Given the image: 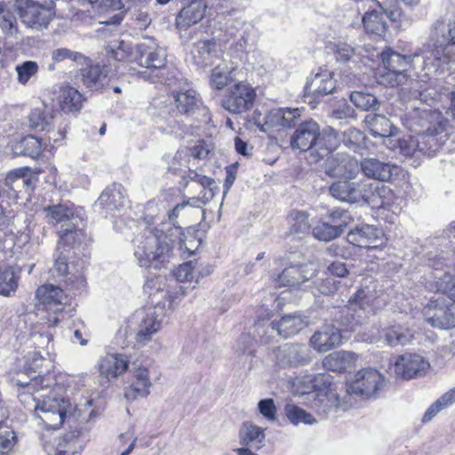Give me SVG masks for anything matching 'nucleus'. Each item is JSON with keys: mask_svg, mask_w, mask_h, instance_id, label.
<instances>
[{"mask_svg": "<svg viewBox=\"0 0 455 455\" xmlns=\"http://www.w3.org/2000/svg\"><path fill=\"white\" fill-rule=\"evenodd\" d=\"M455 31L443 20L435 21L423 49L411 55H403L391 48L381 52L384 73L379 75V83L396 86L408 78L407 72L420 62L424 69L430 70L449 65L455 59Z\"/></svg>", "mask_w": 455, "mask_h": 455, "instance_id": "1", "label": "nucleus"}, {"mask_svg": "<svg viewBox=\"0 0 455 455\" xmlns=\"http://www.w3.org/2000/svg\"><path fill=\"white\" fill-rule=\"evenodd\" d=\"M180 227L145 229L133 239L134 257L141 267L160 269L169 262L172 250L181 241Z\"/></svg>", "mask_w": 455, "mask_h": 455, "instance_id": "2", "label": "nucleus"}, {"mask_svg": "<svg viewBox=\"0 0 455 455\" xmlns=\"http://www.w3.org/2000/svg\"><path fill=\"white\" fill-rule=\"evenodd\" d=\"M14 7L21 22L28 28L38 31L47 28L55 16V3L52 0L44 3L15 0Z\"/></svg>", "mask_w": 455, "mask_h": 455, "instance_id": "3", "label": "nucleus"}, {"mask_svg": "<svg viewBox=\"0 0 455 455\" xmlns=\"http://www.w3.org/2000/svg\"><path fill=\"white\" fill-rule=\"evenodd\" d=\"M25 407L29 410L33 409L36 416L46 427L56 429L63 424L70 403L64 398L47 395L42 400L36 398L35 403L29 405L26 404Z\"/></svg>", "mask_w": 455, "mask_h": 455, "instance_id": "4", "label": "nucleus"}, {"mask_svg": "<svg viewBox=\"0 0 455 455\" xmlns=\"http://www.w3.org/2000/svg\"><path fill=\"white\" fill-rule=\"evenodd\" d=\"M256 95V91L251 84L238 82L228 89L221 105L229 113H245L252 108Z\"/></svg>", "mask_w": 455, "mask_h": 455, "instance_id": "5", "label": "nucleus"}, {"mask_svg": "<svg viewBox=\"0 0 455 455\" xmlns=\"http://www.w3.org/2000/svg\"><path fill=\"white\" fill-rule=\"evenodd\" d=\"M384 377L373 368L358 371L347 384V392L364 398L374 396L383 387Z\"/></svg>", "mask_w": 455, "mask_h": 455, "instance_id": "6", "label": "nucleus"}, {"mask_svg": "<svg viewBox=\"0 0 455 455\" xmlns=\"http://www.w3.org/2000/svg\"><path fill=\"white\" fill-rule=\"evenodd\" d=\"M32 373L34 372L23 369L18 371L12 379L15 385L20 387L18 397L24 406L35 403L34 392L50 387L52 382L49 377L41 376L40 374L31 376Z\"/></svg>", "mask_w": 455, "mask_h": 455, "instance_id": "7", "label": "nucleus"}, {"mask_svg": "<svg viewBox=\"0 0 455 455\" xmlns=\"http://www.w3.org/2000/svg\"><path fill=\"white\" fill-rule=\"evenodd\" d=\"M324 172L331 178L355 180L360 172V163L347 153H336L327 158Z\"/></svg>", "mask_w": 455, "mask_h": 455, "instance_id": "8", "label": "nucleus"}, {"mask_svg": "<svg viewBox=\"0 0 455 455\" xmlns=\"http://www.w3.org/2000/svg\"><path fill=\"white\" fill-rule=\"evenodd\" d=\"M165 316L164 304L157 303L145 309L138 324L136 340L140 344L150 341L162 327Z\"/></svg>", "mask_w": 455, "mask_h": 455, "instance_id": "9", "label": "nucleus"}, {"mask_svg": "<svg viewBox=\"0 0 455 455\" xmlns=\"http://www.w3.org/2000/svg\"><path fill=\"white\" fill-rule=\"evenodd\" d=\"M339 179L329 187L330 195L340 202L356 204L367 198L368 184L363 181Z\"/></svg>", "mask_w": 455, "mask_h": 455, "instance_id": "10", "label": "nucleus"}, {"mask_svg": "<svg viewBox=\"0 0 455 455\" xmlns=\"http://www.w3.org/2000/svg\"><path fill=\"white\" fill-rule=\"evenodd\" d=\"M272 361L281 368L298 367L309 362V353L306 346L286 343L273 350Z\"/></svg>", "mask_w": 455, "mask_h": 455, "instance_id": "11", "label": "nucleus"}, {"mask_svg": "<svg viewBox=\"0 0 455 455\" xmlns=\"http://www.w3.org/2000/svg\"><path fill=\"white\" fill-rule=\"evenodd\" d=\"M315 271L313 263L291 265L282 273L273 275L272 283L275 287H296L313 278Z\"/></svg>", "mask_w": 455, "mask_h": 455, "instance_id": "12", "label": "nucleus"}, {"mask_svg": "<svg viewBox=\"0 0 455 455\" xmlns=\"http://www.w3.org/2000/svg\"><path fill=\"white\" fill-rule=\"evenodd\" d=\"M166 50L153 38L146 39L137 45L136 60L140 66L148 69H162L165 66Z\"/></svg>", "mask_w": 455, "mask_h": 455, "instance_id": "13", "label": "nucleus"}, {"mask_svg": "<svg viewBox=\"0 0 455 455\" xmlns=\"http://www.w3.org/2000/svg\"><path fill=\"white\" fill-rule=\"evenodd\" d=\"M337 87L334 72L325 67L319 68L314 77L305 86L306 97L318 101L323 97L332 94Z\"/></svg>", "mask_w": 455, "mask_h": 455, "instance_id": "14", "label": "nucleus"}, {"mask_svg": "<svg viewBox=\"0 0 455 455\" xmlns=\"http://www.w3.org/2000/svg\"><path fill=\"white\" fill-rule=\"evenodd\" d=\"M317 135H319V125L316 122L313 120L302 122L291 139V146L300 151L311 150V155L314 156Z\"/></svg>", "mask_w": 455, "mask_h": 455, "instance_id": "15", "label": "nucleus"}, {"mask_svg": "<svg viewBox=\"0 0 455 455\" xmlns=\"http://www.w3.org/2000/svg\"><path fill=\"white\" fill-rule=\"evenodd\" d=\"M430 364L421 355L404 354L395 363V373L397 378L409 379L424 374Z\"/></svg>", "mask_w": 455, "mask_h": 455, "instance_id": "16", "label": "nucleus"}, {"mask_svg": "<svg viewBox=\"0 0 455 455\" xmlns=\"http://www.w3.org/2000/svg\"><path fill=\"white\" fill-rule=\"evenodd\" d=\"M341 332L339 329L326 324L316 331L310 339L311 347L318 353H326L341 344Z\"/></svg>", "mask_w": 455, "mask_h": 455, "instance_id": "17", "label": "nucleus"}, {"mask_svg": "<svg viewBox=\"0 0 455 455\" xmlns=\"http://www.w3.org/2000/svg\"><path fill=\"white\" fill-rule=\"evenodd\" d=\"M220 48L214 38L203 39L196 42L190 54L194 64L198 67L212 65L219 56Z\"/></svg>", "mask_w": 455, "mask_h": 455, "instance_id": "18", "label": "nucleus"}, {"mask_svg": "<svg viewBox=\"0 0 455 455\" xmlns=\"http://www.w3.org/2000/svg\"><path fill=\"white\" fill-rule=\"evenodd\" d=\"M382 240V230L371 225L358 226L347 234V241L362 248H376L379 246L377 242Z\"/></svg>", "mask_w": 455, "mask_h": 455, "instance_id": "19", "label": "nucleus"}, {"mask_svg": "<svg viewBox=\"0 0 455 455\" xmlns=\"http://www.w3.org/2000/svg\"><path fill=\"white\" fill-rule=\"evenodd\" d=\"M84 226L85 224L81 218H75L72 222L62 224L58 232V251L60 250L62 246H75L82 243L86 237L84 229Z\"/></svg>", "mask_w": 455, "mask_h": 455, "instance_id": "20", "label": "nucleus"}, {"mask_svg": "<svg viewBox=\"0 0 455 455\" xmlns=\"http://www.w3.org/2000/svg\"><path fill=\"white\" fill-rule=\"evenodd\" d=\"M426 321L439 329L455 327V315L451 309L439 307L436 300H430L424 311Z\"/></svg>", "mask_w": 455, "mask_h": 455, "instance_id": "21", "label": "nucleus"}, {"mask_svg": "<svg viewBox=\"0 0 455 455\" xmlns=\"http://www.w3.org/2000/svg\"><path fill=\"white\" fill-rule=\"evenodd\" d=\"M129 361L121 354H108L102 356L98 363V369L101 378L108 381L116 379L128 368Z\"/></svg>", "mask_w": 455, "mask_h": 455, "instance_id": "22", "label": "nucleus"}, {"mask_svg": "<svg viewBox=\"0 0 455 455\" xmlns=\"http://www.w3.org/2000/svg\"><path fill=\"white\" fill-rule=\"evenodd\" d=\"M300 116L299 108H274L267 113L265 124L277 129L291 128L300 121Z\"/></svg>", "mask_w": 455, "mask_h": 455, "instance_id": "23", "label": "nucleus"}, {"mask_svg": "<svg viewBox=\"0 0 455 455\" xmlns=\"http://www.w3.org/2000/svg\"><path fill=\"white\" fill-rule=\"evenodd\" d=\"M125 197L124 188L114 184L101 193L94 206L105 213L112 212L124 206Z\"/></svg>", "mask_w": 455, "mask_h": 455, "instance_id": "24", "label": "nucleus"}, {"mask_svg": "<svg viewBox=\"0 0 455 455\" xmlns=\"http://www.w3.org/2000/svg\"><path fill=\"white\" fill-rule=\"evenodd\" d=\"M132 378L133 380L131 386L125 390V398L133 401L138 397H147L150 394V387L152 386L148 368H134Z\"/></svg>", "mask_w": 455, "mask_h": 455, "instance_id": "25", "label": "nucleus"}, {"mask_svg": "<svg viewBox=\"0 0 455 455\" xmlns=\"http://www.w3.org/2000/svg\"><path fill=\"white\" fill-rule=\"evenodd\" d=\"M108 73L106 66L89 65L80 69L78 78L86 88L100 91L108 83Z\"/></svg>", "mask_w": 455, "mask_h": 455, "instance_id": "26", "label": "nucleus"}, {"mask_svg": "<svg viewBox=\"0 0 455 455\" xmlns=\"http://www.w3.org/2000/svg\"><path fill=\"white\" fill-rule=\"evenodd\" d=\"M310 406L320 416H325L339 408L346 409L335 390L315 393L310 398Z\"/></svg>", "mask_w": 455, "mask_h": 455, "instance_id": "27", "label": "nucleus"}, {"mask_svg": "<svg viewBox=\"0 0 455 455\" xmlns=\"http://www.w3.org/2000/svg\"><path fill=\"white\" fill-rule=\"evenodd\" d=\"M394 165L376 158H364L360 163V171L369 179L388 181L393 175Z\"/></svg>", "mask_w": 455, "mask_h": 455, "instance_id": "28", "label": "nucleus"}, {"mask_svg": "<svg viewBox=\"0 0 455 455\" xmlns=\"http://www.w3.org/2000/svg\"><path fill=\"white\" fill-rule=\"evenodd\" d=\"M173 98L178 111L186 116H191L202 107L201 100L196 92L191 88H182L173 91Z\"/></svg>", "mask_w": 455, "mask_h": 455, "instance_id": "29", "label": "nucleus"}, {"mask_svg": "<svg viewBox=\"0 0 455 455\" xmlns=\"http://www.w3.org/2000/svg\"><path fill=\"white\" fill-rule=\"evenodd\" d=\"M363 200L372 204L373 207L391 210L394 212L400 209L398 201L401 199L394 194L389 187L385 185L377 187L371 196L367 192V198Z\"/></svg>", "mask_w": 455, "mask_h": 455, "instance_id": "30", "label": "nucleus"}, {"mask_svg": "<svg viewBox=\"0 0 455 455\" xmlns=\"http://www.w3.org/2000/svg\"><path fill=\"white\" fill-rule=\"evenodd\" d=\"M36 297L46 309L55 312L62 310L66 299L64 291L60 287L52 284L39 287L36 291Z\"/></svg>", "mask_w": 455, "mask_h": 455, "instance_id": "31", "label": "nucleus"}, {"mask_svg": "<svg viewBox=\"0 0 455 455\" xmlns=\"http://www.w3.org/2000/svg\"><path fill=\"white\" fill-rule=\"evenodd\" d=\"M364 123L374 138L392 137L397 132V128L383 115L368 114Z\"/></svg>", "mask_w": 455, "mask_h": 455, "instance_id": "32", "label": "nucleus"}, {"mask_svg": "<svg viewBox=\"0 0 455 455\" xmlns=\"http://www.w3.org/2000/svg\"><path fill=\"white\" fill-rule=\"evenodd\" d=\"M206 6L202 3H190L176 17V27L179 29H187L200 21L205 14Z\"/></svg>", "mask_w": 455, "mask_h": 455, "instance_id": "33", "label": "nucleus"}, {"mask_svg": "<svg viewBox=\"0 0 455 455\" xmlns=\"http://www.w3.org/2000/svg\"><path fill=\"white\" fill-rule=\"evenodd\" d=\"M307 323L298 315H288L283 316L275 323L274 327L268 328L271 332H277L279 336L287 339L301 331Z\"/></svg>", "mask_w": 455, "mask_h": 455, "instance_id": "34", "label": "nucleus"}, {"mask_svg": "<svg viewBox=\"0 0 455 455\" xmlns=\"http://www.w3.org/2000/svg\"><path fill=\"white\" fill-rule=\"evenodd\" d=\"M357 359L355 354L340 350L333 352L323 360V366L331 371H344L352 367Z\"/></svg>", "mask_w": 455, "mask_h": 455, "instance_id": "35", "label": "nucleus"}, {"mask_svg": "<svg viewBox=\"0 0 455 455\" xmlns=\"http://www.w3.org/2000/svg\"><path fill=\"white\" fill-rule=\"evenodd\" d=\"M264 429L251 422H244L239 431L241 444L259 450L264 446Z\"/></svg>", "mask_w": 455, "mask_h": 455, "instance_id": "36", "label": "nucleus"}, {"mask_svg": "<svg viewBox=\"0 0 455 455\" xmlns=\"http://www.w3.org/2000/svg\"><path fill=\"white\" fill-rule=\"evenodd\" d=\"M339 143L338 132L331 127H327L319 132L315 145V159L317 162L326 156L331 151L334 150Z\"/></svg>", "mask_w": 455, "mask_h": 455, "instance_id": "37", "label": "nucleus"}, {"mask_svg": "<svg viewBox=\"0 0 455 455\" xmlns=\"http://www.w3.org/2000/svg\"><path fill=\"white\" fill-rule=\"evenodd\" d=\"M381 337L389 347L405 346L413 339L412 332L400 324H394L382 329Z\"/></svg>", "mask_w": 455, "mask_h": 455, "instance_id": "38", "label": "nucleus"}, {"mask_svg": "<svg viewBox=\"0 0 455 455\" xmlns=\"http://www.w3.org/2000/svg\"><path fill=\"white\" fill-rule=\"evenodd\" d=\"M236 65L233 62L221 63L212 70L210 84L215 90H221L233 79L236 70Z\"/></svg>", "mask_w": 455, "mask_h": 455, "instance_id": "39", "label": "nucleus"}, {"mask_svg": "<svg viewBox=\"0 0 455 455\" xmlns=\"http://www.w3.org/2000/svg\"><path fill=\"white\" fill-rule=\"evenodd\" d=\"M44 212L48 223L52 225L70 223L75 218H80L75 215L73 210L66 204L48 206L44 208Z\"/></svg>", "mask_w": 455, "mask_h": 455, "instance_id": "40", "label": "nucleus"}, {"mask_svg": "<svg viewBox=\"0 0 455 455\" xmlns=\"http://www.w3.org/2000/svg\"><path fill=\"white\" fill-rule=\"evenodd\" d=\"M60 108L64 112H78L83 108V95L74 87L67 86L60 92Z\"/></svg>", "mask_w": 455, "mask_h": 455, "instance_id": "41", "label": "nucleus"}, {"mask_svg": "<svg viewBox=\"0 0 455 455\" xmlns=\"http://www.w3.org/2000/svg\"><path fill=\"white\" fill-rule=\"evenodd\" d=\"M362 22L367 33L381 36L387 30V23L381 12L372 10L365 12L362 17Z\"/></svg>", "mask_w": 455, "mask_h": 455, "instance_id": "42", "label": "nucleus"}, {"mask_svg": "<svg viewBox=\"0 0 455 455\" xmlns=\"http://www.w3.org/2000/svg\"><path fill=\"white\" fill-rule=\"evenodd\" d=\"M347 310L354 311L356 315H352L353 319L360 322L363 319L367 313L370 312L369 299L363 290H359L352 296L347 302Z\"/></svg>", "mask_w": 455, "mask_h": 455, "instance_id": "43", "label": "nucleus"}, {"mask_svg": "<svg viewBox=\"0 0 455 455\" xmlns=\"http://www.w3.org/2000/svg\"><path fill=\"white\" fill-rule=\"evenodd\" d=\"M350 100L356 108L364 111H376L379 107L376 96L365 92H353L350 94Z\"/></svg>", "mask_w": 455, "mask_h": 455, "instance_id": "44", "label": "nucleus"}, {"mask_svg": "<svg viewBox=\"0 0 455 455\" xmlns=\"http://www.w3.org/2000/svg\"><path fill=\"white\" fill-rule=\"evenodd\" d=\"M284 412L287 419L293 425H299L300 423L311 425L315 422V419L310 413H307L306 411L294 404H286Z\"/></svg>", "mask_w": 455, "mask_h": 455, "instance_id": "45", "label": "nucleus"}, {"mask_svg": "<svg viewBox=\"0 0 455 455\" xmlns=\"http://www.w3.org/2000/svg\"><path fill=\"white\" fill-rule=\"evenodd\" d=\"M290 231L292 234H305L309 231L308 215L305 212L296 211L290 215Z\"/></svg>", "mask_w": 455, "mask_h": 455, "instance_id": "46", "label": "nucleus"}, {"mask_svg": "<svg viewBox=\"0 0 455 455\" xmlns=\"http://www.w3.org/2000/svg\"><path fill=\"white\" fill-rule=\"evenodd\" d=\"M247 61L253 69L260 73L269 72L273 68L272 60L258 50H254L248 54Z\"/></svg>", "mask_w": 455, "mask_h": 455, "instance_id": "47", "label": "nucleus"}, {"mask_svg": "<svg viewBox=\"0 0 455 455\" xmlns=\"http://www.w3.org/2000/svg\"><path fill=\"white\" fill-rule=\"evenodd\" d=\"M291 393L294 395H307L310 399L315 393L313 392L314 386L311 383V375L307 374L301 377H296L291 381Z\"/></svg>", "mask_w": 455, "mask_h": 455, "instance_id": "48", "label": "nucleus"}, {"mask_svg": "<svg viewBox=\"0 0 455 455\" xmlns=\"http://www.w3.org/2000/svg\"><path fill=\"white\" fill-rule=\"evenodd\" d=\"M329 48L333 52L337 61L347 62L355 55V48L346 42H331Z\"/></svg>", "mask_w": 455, "mask_h": 455, "instance_id": "49", "label": "nucleus"}, {"mask_svg": "<svg viewBox=\"0 0 455 455\" xmlns=\"http://www.w3.org/2000/svg\"><path fill=\"white\" fill-rule=\"evenodd\" d=\"M313 235L320 241L329 242L341 234L326 220L321 221L312 230Z\"/></svg>", "mask_w": 455, "mask_h": 455, "instance_id": "50", "label": "nucleus"}, {"mask_svg": "<svg viewBox=\"0 0 455 455\" xmlns=\"http://www.w3.org/2000/svg\"><path fill=\"white\" fill-rule=\"evenodd\" d=\"M325 220L330 222L340 234L343 233L345 228L348 225L351 220V217L348 212L337 209L329 212Z\"/></svg>", "mask_w": 455, "mask_h": 455, "instance_id": "51", "label": "nucleus"}, {"mask_svg": "<svg viewBox=\"0 0 455 455\" xmlns=\"http://www.w3.org/2000/svg\"><path fill=\"white\" fill-rule=\"evenodd\" d=\"M0 28L6 36L18 38V22L16 17L9 10H5L0 16Z\"/></svg>", "mask_w": 455, "mask_h": 455, "instance_id": "52", "label": "nucleus"}, {"mask_svg": "<svg viewBox=\"0 0 455 455\" xmlns=\"http://www.w3.org/2000/svg\"><path fill=\"white\" fill-rule=\"evenodd\" d=\"M15 70L18 75V82L21 84H26L31 77L37 74L39 66L36 61L26 60L17 65Z\"/></svg>", "mask_w": 455, "mask_h": 455, "instance_id": "53", "label": "nucleus"}, {"mask_svg": "<svg viewBox=\"0 0 455 455\" xmlns=\"http://www.w3.org/2000/svg\"><path fill=\"white\" fill-rule=\"evenodd\" d=\"M18 281L12 268L0 273V295L9 296L17 288Z\"/></svg>", "mask_w": 455, "mask_h": 455, "instance_id": "54", "label": "nucleus"}, {"mask_svg": "<svg viewBox=\"0 0 455 455\" xmlns=\"http://www.w3.org/2000/svg\"><path fill=\"white\" fill-rule=\"evenodd\" d=\"M419 153L428 156L434 155L438 149L437 139L432 133H419Z\"/></svg>", "mask_w": 455, "mask_h": 455, "instance_id": "55", "label": "nucleus"}, {"mask_svg": "<svg viewBox=\"0 0 455 455\" xmlns=\"http://www.w3.org/2000/svg\"><path fill=\"white\" fill-rule=\"evenodd\" d=\"M29 128L35 131H44L50 123L43 108H34L28 115Z\"/></svg>", "mask_w": 455, "mask_h": 455, "instance_id": "56", "label": "nucleus"}, {"mask_svg": "<svg viewBox=\"0 0 455 455\" xmlns=\"http://www.w3.org/2000/svg\"><path fill=\"white\" fill-rule=\"evenodd\" d=\"M311 383L314 386V393L326 392L333 390L331 386L333 381V377L326 372L318 374H310Z\"/></svg>", "mask_w": 455, "mask_h": 455, "instance_id": "57", "label": "nucleus"}, {"mask_svg": "<svg viewBox=\"0 0 455 455\" xmlns=\"http://www.w3.org/2000/svg\"><path fill=\"white\" fill-rule=\"evenodd\" d=\"M20 148H23V150L20 151V154L25 156H28L31 157H36L40 155L42 151V146L40 140L34 136H28L24 138L20 142Z\"/></svg>", "mask_w": 455, "mask_h": 455, "instance_id": "58", "label": "nucleus"}, {"mask_svg": "<svg viewBox=\"0 0 455 455\" xmlns=\"http://www.w3.org/2000/svg\"><path fill=\"white\" fill-rule=\"evenodd\" d=\"M419 141L418 134L416 136H404L399 140L400 151L404 156H414L419 152Z\"/></svg>", "mask_w": 455, "mask_h": 455, "instance_id": "59", "label": "nucleus"}, {"mask_svg": "<svg viewBox=\"0 0 455 455\" xmlns=\"http://www.w3.org/2000/svg\"><path fill=\"white\" fill-rule=\"evenodd\" d=\"M52 269L59 276H68L70 275L68 264V256L65 251H62L61 249L58 251V248L56 249Z\"/></svg>", "mask_w": 455, "mask_h": 455, "instance_id": "60", "label": "nucleus"}, {"mask_svg": "<svg viewBox=\"0 0 455 455\" xmlns=\"http://www.w3.org/2000/svg\"><path fill=\"white\" fill-rule=\"evenodd\" d=\"M108 48L110 56L118 61L127 60L131 55V48L124 41L114 42Z\"/></svg>", "mask_w": 455, "mask_h": 455, "instance_id": "61", "label": "nucleus"}, {"mask_svg": "<svg viewBox=\"0 0 455 455\" xmlns=\"http://www.w3.org/2000/svg\"><path fill=\"white\" fill-rule=\"evenodd\" d=\"M250 35L249 32L243 30L240 35L239 38L232 44L231 50L236 54L238 58H242L243 53H250L249 50L251 47V44L250 42Z\"/></svg>", "mask_w": 455, "mask_h": 455, "instance_id": "62", "label": "nucleus"}, {"mask_svg": "<svg viewBox=\"0 0 455 455\" xmlns=\"http://www.w3.org/2000/svg\"><path fill=\"white\" fill-rule=\"evenodd\" d=\"M363 140V133L355 128H349L341 135L342 142L349 148H353L354 147L360 145Z\"/></svg>", "mask_w": 455, "mask_h": 455, "instance_id": "63", "label": "nucleus"}, {"mask_svg": "<svg viewBox=\"0 0 455 455\" xmlns=\"http://www.w3.org/2000/svg\"><path fill=\"white\" fill-rule=\"evenodd\" d=\"M196 263L188 261L180 265V267L173 271V276L179 282L192 281L194 279V270Z\"/></svg>", "mask_w": 455, "mask_h": 455, "instance_id": "64", "label": "nucleus"}]
</instances>
